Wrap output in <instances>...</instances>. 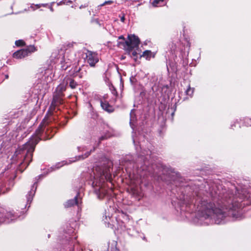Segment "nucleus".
I'll list each match as a JSON object with an SVG mask.
<instances>
[{"mask_svg": "<svg viewBox=\"0 0 251 251\" xmlns=\"http://www.w3.org/2000/svg\"><path fill=\"white\" fill-rule=\"evenodd\" d=\"M176 191L182 218L190 219L196 214L206 224H224L230 218L241 220L245 216L241 204L234 200L233 192L213 181L201 184L191 183L180 185Z\"/></svg>", "mask_w": 251, "mask_h": 251, "instance_id": "f257e3e1", "label": "nucleus"}, {"mask_svg": "<svg viewBox=\"0 0 251 251\" xmlns=\"http://www.w3.org/2000/svg\"><path fill=\"white\" fill-rule=\"evenodd\" d=\"M154 156L152 151L149 149L143 150L138 156L136 162L129 161L125 162L124 165L126 171L129 174V176L132 179H135L133 184L128 189L129 194L139 200L142 196L139 177H147L148 176H154L158 172L155 169L156 165L154 164Z\"/></svg>", "mask_w": 251, "mask_h": 251, "instance_id": "f03ea898", "label": "nucleus"}, {"mask_svg": "<svg viewBox=\"0 0 251 251\" xmlns=\"http://www.w3.org/2000/svg\"><path fill=\"white\" fill-rule=\"evenodd\" d=\"M84 179L91 184L94 192L99 199H102L110 194L112 190H107L105 187V181L111 182L112 176L109 167L97 166L94 167L91 173H86L83 175Z\"/></svg>", "mask_w": 251, "mask_h": 251, "instance_id": "7ed1b4c3", "label": "nucleus"}, {"mask_svg": "<svg viewBox=\"0 0 251 251\" xmlns=\"http://www.w3.org/2000/svg\"><path fill=\"white\" fill-rule=\"evenodd\" d=\"M49 127L45 126L43 123H41L34 134L30 137L29 141L21 147H19L15 151L14 156L19 161L20 165L27 167L32 161L33 152L38 143L42 139V134L44 132L49 135Z\"/></svg>", "mask_w": 251, "mask_h": 251, "instance_id": "20e7f679", "label": "nucleus"}, {"mask_svg": "<svg viewBox=\"0 0 251 251\" xmlns=\"http://www.w3.org/2000/svg\"><path fill=\"white\" fill-rule=\"evenodd\" d=\"M96 148V147L93 146V148L91 149H90L89 151H86L84 154L75 156V157L70 158L68 160H63L61 162L57 163L55 165H53L48 170V173L54 171L57 169H58L65 165L70 164L72 163L75 162L76 161L84 160L87 158L90 155L92 152L95 151Z\"/></svg>", "mask_w": 251, "mask_h": 251, "instance_id": "39448f33", "label": "nucleus"}, {"mask_svg": "<svg viewBox=\"0 0 251 251\" xmlns=\"http://www.w3.org/2000/svg\"><path fill=\"white\" fill-rule=\"evenodd\" d=\"M66 90V86L63 80V81L56 88L50 106V110L55 109L56 106H57L62 103L64 92H65Z\"/></svg>", "mask_w": 251, "mask_h": 251, "instance_id": "423d86ee", "label": "nucleus"}, {"mask_svg": "<svg viewBox=\"0 0 251 251\" xmlns=\"http://www.w3.org/2000/svg\"><path fill=\"white\" fill-rule=\"evenodd\" d=\"M46 78V76H43L41 79L38 80L37 84L34 85V89L37 91V93L43 95L45 94L49 88L48 81L49 80V82H50L51 80V77L49 78L48 76L47 77V80H45Z\"/></svg>", "mask_w": 251, "mask_h": 251, "instance_id": "0eeeda50", "label": "nucleus"}, {"mask_svg": "<svg viewBox=\"0 0 251 251\" xmlns=\"http://www.w3.org/2000/svg\"><path fill=\"white\" fill-rule=\"evenodd\" d=\"M36 50V48L32 45L29 46L25 49L15 51L13 54V57L16 59H22L31 54Z\"/></svg>", "mask_w": 251, "mask_h": 251, "instance_id": "6e6552de", "label": "nucleus"}, {"mask_svg": "<svg viewBox=\"0 0 251 251\" xmlns=\"http://www.w3.org/2000/svg\"><path fill=\"white\" fill-rule=\"evenodd\" d=\"M179 45H180V43L178 41H177L176 42L173 41L169 44V50L168 52H167L168 60L169 61L175 60V59L177 56V53L179 48L178 46ZM166 60L167 66H168V59H167Z\"/></svg>", "mask_w": 251, "mask_h": 251, "instance_id": "1a4fd4ad", "label": "nucleus"}, {"mask_svg": "<svg viewBox=\"0 0 251 251\" xmlns=\"http://www.w3.org/2000/svg\"><path fill=\"white\" fill-rule=\"evenodd\" d=\"M116 221L119 225L117 226V228H120L122 230H127V233L129 235L132 236H139L141 238H142L144 240L146 241V237L143 233H140L134 227H132V228H126V226L124 223L122 222V224L120 225L118 219L116 220Z\"/></svg>", "mask_w": 251, "mask_h": 251, "instance_id": "9d476101", "label": "nucleus"}, {"mask_svg": "<svg viewBox=\"0 0 251 251\" xmlns=\"http://www.w3.org/2000/svg\"><path fill=\"white\" fill-rule=\"evenodd\" d=\"M99 61L98 55L97 53L87 50L86 53V62L91 67H95Z\"/></svg>", "mask_w": 251, "mask_h": 251, "instance_id": "9b49d317", "label": "nucleus"}, {"mask_svg": "<svg viewBox=\"0 0 251 251\" xmlns=\"http://www.w3.org/2000/svg\"><path fill=\"white\" fill-rule=\"evenodd\" d=\"M37 181H36L31 186L30 190L28 192L26 195V204L25 205V208L30 207V204L32 201L33 198L35 195L37 188Z\"/></svg>", "mask_w": 251, "mask_h": 251, "instance_id": "f8f14e48", "label": "nucleus"}, {"mask_svg": "<svg viewBox=\"0 0 251 251\" xmlns=\"http://www.w3.org/2000/svg\"><path fill=\"white\" fill-rule=\"evenodd\" d=\"M127 46L130 48H134L138 47L140 43L139 38L134 35H128V40L125 41Z\"/></svg>", "mask_w": 251, "mask_h": 251, "instance_id": "ddd939ff", "label": "nucleus"}, {"mask_svg": "<svg viewBox=\"0 0 251 251\" xmlns=\"http://www.w3.org/2000/svg\"><path fill=\"white\" fill-rule=\"evenodd\" d=\"M81 202V199L79 197V193H77L74 199L68 200L64 204L66 208L71 207L75 205L78 206L79 203Z\"/></svg>", "mask_w": 251, "mask_h": 251, "instance_id": "4468645a", "label": "nucleus"}, {"mask_svg": "<svg viewBox=\"0 0 251 251\" xmlns=\"http://www.w3.org/2000/svg\"><path fill=\"white\" fill-rule=\"evenodd\" d=\"M73 62V58H69V56L65 54L60 60L61 68L66 70L69 67Z\"/></svg>", "mask_w": 251, "mask_h": 251, "instance_id": "2eb2a0df", "label": "nucleus"}, {"mask_svg": "<svg viewBox=\"0 0 251 251\" xmlns=\"http://www.w3.org/2000/svg\"><path fill=\"white\" fill-rule=\"evenodd\" d=\"M73 62V58H69V56L65 54L60 60L61 68L66 70L69 67Z\"/></svg>", "mask_w": 251, "mask_h": 251, "instance_id": "dca6fc26", "label": "nucleus"}, {"mask_svg": "<svg viewBox=\"0 0 251 251\" xmlns=\"http://www.w3.org/2000/svg\"><path fill=\"white\" fill-rule=\"evenodd\" d=\"M112 215L109 213H107L105 211V214L102 217V221L105 224L106 226L111 228H113L115 226V225L111 223L112 222Z\"/></svg>", "mask_w": 251, "mask_h": 251, "instance_id": "f3484780", "label": "nucleus"}, {"mask_svg": "<svg viewBox=\"0 0 251 251\" xmlns=\"http://www.w3.org/2000/svg\"><path fill=\"white\" fill-rule=\"evenodd\" d=\"M63 81L67 86H69L72 89H75L78 85V83L70 77H65Z\"/></svg>", "mask_w": 251, "mask_h": 251, "instance_id": "a211bd4d", "label": "nucleus"}, {"mask_svg": "<svg viewBox=\"0 0 251 251\" xmlns=\"http://www.w3.org/2000/svg\"><path fill=\"white\" fill-rule=\"evenodd\" d=\"M100 105L104 110L108 112V113H111L114 111V109L113 106L110 105L106 101H101Z\"/></svg>", "mask_w": 251, "mask_h": 251, "instance_id": "6ab92c4d", "label": "nucleus"}, {"mask_svg": "<svg viewBox=\"0 0 251 251\" xmlns=\"http://www.w3.org/2000/svg\"><path fill=\"white\" fill-rule=\"evenodd\" d=\"M117 242L112 240L109 243L108 251H119L117 248Z\"/></svg>", "mask_w": 251, "mask_h": 251, "instance_id": "aec40b11", "label": "nucleus"}, {"mask_svg": "<svg viewBox=\"0 0 251 251\" xmlns=\"http://www.w3.org/2000/svg\"><path fill=\"white\" fill-rule=\"evenodd\" d=\"M142 56L146 58L147 60H150L151 57H154V55L151 50H146L143 53Z\"/></svg>", "mask_w": 251, "mask_h": 251, "instance_id": "412c9836", "label": "nucleus"}, {"mask_svg": "<svg viewBox=\"0 0 251 251\" xmlns=\"http://www.w3.org/2000/svg\"><path fill=\"white\" fill-rule=\"evenodd\" d=\"M6 187V186L4 183L1 180H0V194L5 193L9 190L8 188H6L5 189H4V187Z\"/></svg>", "mask_w": 251, "mask_h": 251, "instance_id": "4be33fe9", "label": "nucleus"}, {"mask_svg": "<svg viewBox=\"0 0 251 251\" xmlns=\"http://www.w3.org/2000/svg\"><path fill=\"white\" fill-rule=\"evenodd\" d=\"M135 119V110L132 109L130 113V125L131 127L133 129L132 122Z\"/></svg>", "mask_w": 251, "mask_h": 251, "instance_id": "5701e85b", "label": "nucleus"}, {"mask_svg": "<svg viewBox=\"0 0 251 251\" xmlns=\"http://www.w3.org/2000/svg\"><path fill=\"white\" fill-rule=\"evenodd\" d=\"M48 5V4L47 3H41V4H32L31 5L30 8L31 9H32L33 11L37 9L38 8H40L41 7H46Z\"/></svg>", "mask_w": 251, "mask_h": 251, "instance_id": "b1692460", "label": "nucleus"}, {"mask_svg": "<svg viewBox=\"0 0 251 251\" xmlns=\"http://www.w3.org/2000/svg\"><path fill=\"white\" fill-rule=\"evenodd\" d=\"M194 91V89L191 88L190 85H189L187 89L185 90V93L186 95L192 98L193 95Z\"/></svg>", "mask_w": 251, "mask_h": 251, "instance_id": "393cba45", "label": "nucleus"}, {"mask_svg": "<svg viewBox=\"0 0 251 251\" xmlns=\"http://www.w3.org/2000/svg\"><path fill=\"white\" fill-rule=\"evenodd\" d=\"M244 124L247 126H251V118L248 117L244 119Z\"/></svg>", "mask_w": 251, "mask_h": 251, "instance_id": "a878e982", "label": "nucleus"}, {"mask_svg": "<svg viewBox=\"0 0 251 251\" xmlns=\"http://www.w3.org/2000/svg\"><path fill=\"white\" fill-rule=\"evenodd\" d=\"M164 0H154L152 2V5L154 6H158L161 5L163 2Z\"/></svg>", "mask_w": 251, "mask_h": 251, "instance_id": "bb28decb", "label": "nucleus"}, {"mask_svg": "<svg viewBox=\"0 0 251 251\" xmlns=\"http://www.w3.org/2000/svg\"><path fill=\"white\" fill-rule=\"evenodd\" d=\"M88 150V147L86 146H82L77 147V150L79 152L86 151Z\"/></svg>", "mask_w": 251, "mask_h": 251, "instance_id": "cd10ccee", "label": "nucleus"}, {"mask_svg": "<svg viewBox=\"0 0 251 251\" xmlns=\"http://www.w3.org/2000/svg\"><path fill=\"white\" fill-rule=\"evenodd\" d=\"M15 45L18 46H22L25 45V42L23 40H18L15 41Z\"/></svg>", "mask_w": 251, "mask_h": 251, "instance_id": "c85d7f7f", "label": "nucleus"}, {"mask_svg": "<svg viewBox=\"0 0 251 251\" xmlns=\"http://www.w3.org/2000/svg\"><path fill=\"white\" fill-rule=\"evenodd\" d=\"M239 124V127H240V125L239 124V121L238 119H236L234 122L233 124H231L230 125V128L232 129H234V127L235 126V124Z\"/></svg>", "mask_w": 251, "mask_h": 251, "instance_id": "c756f323", "label": "nucleus"}, {"mask_svg": "<svg viewBox=\"0 0 251 251\" xmlns=\"http://www.w3.org/2000/svg\"><path fill=\"white\" fill-rule=\"evenodd\" d=\"M186 41L187 42V45H186V47L184 48V50H185L186 49H187V52H188V51L190 49V43L187 40H186Z\"/></svg>", "mask_w": 251, "mask_h": 251, "instance_id": "7c9ffc66", "label": "nucleus"}, {"mask_svg": "<svg viewBox=\"0 0 251 251\" xmlns=\"http://www.w3.org/2000/svg\"><path fill=\"white\" fill-rule=\"evenodd\" d=\"M109 136L104 135V136H101L99 138V142H100L101 141L107 139Z\"/></svg>", "mask_w": 251, "mask_h": 251, "instance_id": "2f4dec72", "label": "nucleus"}, {"mask_svg": "<svg viewBox=\"0 0 251 251\" xmlns=\"http://www.w3.org/2000/svg\"><path fill=\"white\" fill-rule=\"evenodd\" d=\"M64 4L69 5L70 3H72V1H71L70 0H64Z\"/></svg>", "mask_w": 251, "mask_h": 251, "instance_id": "473e14b6", "label": "nucleus"}, {"mask_svg": "<svg viewBox=\"0 0 251 251\" xmlns=\"http://www.w3.org/2000/svg\"><path fill=\"white\" fill-rule=\"evenodd\" d=\"M121 21L124 23L125 21V15L123 14L122 16H120Z\"/></svg>", "mask_w": 251, "mask_h": 251, "instance_id": "72a5a7b5", "label": "nucleus"}, {"mask_svg": "<svg viewBox=\"0 0 251 251\" xmlns=\"http://www.w3.org/2000/svg\"><path fill=\"white\" fill-rule=\"evenodd\" d=\"M88 6V5L86 4H85L84 5H81L80 6H79V8L80 9H82V8H86V7Z\"/></svg>", "mask_w": 251, "mask_h": 251, "instance_id": "f704fd0d", "label": "nucleus"}, {"mask_svg": "<svg viewBox=\"0 0 251 251\" xmlns=\"http://www.w3.org/2000/svg\"><path fill=\"white\" fill-rule=\"evenodd\" d=\"M64 0H62L60 1L59 2H58L57 3V5H63V4H64Z\"/></svg>", "mask_w": 251, "mask_h": 251, "instance_id": "c9c22d12", "label": "nucleus"}, {"mask_svg": "<svg viewBox=\"0 0 251 251\" xmlns=\"http://www.w3.org/2000/svg\"><path fill=\"white\" fill-rule=\"evenodd\" d=\"M122 216H123V217H124L125 218V219H128V216H127L126 215L124 214H123H123H122Z\"/></svg>", "mask_w": 251, "mask_h": 251, "instance_id": "e433bc0d", "label": "nucleus"}, {"mask_svg": "<svg viewBox=\"0 0 251 251\" xmlns=\"http://www.w3.org/2000/svg\"><path fill=\"white\" fill-rule=\"evenodd\" d=\"M112 2V1L111 0L106 1H105V2L103 4H102V5H104L105 3H111Z\"/></svg>", "mask_w": 251, "mask_h": 251, "instance_id": "4c0bfd02", "label": "nucleus"}, {"mask_svg": "<svg viewBox=\"0 0 251 251\" xmlns=\"http://www.w3.org/2000/svg\"><path fill=\"white\" fill-rule=\"evenodd\" d=\"M74 232V230L71 229L70 231H69L68 232H67V234H68L69 235H70V234L71 233H73Z\"/></svg>", "mask_w": 251, "mask_h": 251, "instance_id": "58836bf2", "label": "nucleus"}, {"mask_svg": "<svg viewBox=\"0 0 251 251\" xmlns=\"http://www.w3.org/2000/svg\"><path fill=\"white\" fill-rule=\"evenodd\" d=\"M119 39H122L123 40H125V38L124 37V36L123 35H121L118 38Z\"/></svg>", "mask_w": 251, "mask_h": 251, "instance_id": "ea45409f", "label": "nucleus"}, {"mask_svg": "<svg viewBox=\"0 0 251 251\" xmlns=\"http://www.w3.org/2000/svg\"><path fill=\"white\" fill-rule=\"evenodd\" d=\"M55 131H54V132L53 133V134L50 136V137H48V139H50V138H51V137L54 135V134H55Z\"/></svg>", "mask_w": 251, "mask_h": 251, "instance_id": "a19ab883", "label": "nucleus"}, {"mask_svg": "<svg viewBox=\"0 0 251 251\" xmlns=\"http://www.w3.org/2000/svg\"><path fill=\"white\" fill-rule=\"evenodd\" d=\"M4 77H5V79H7L9 77L8 75H7V74L5 75Z\"/></svg>", "mask_w": 251, "mask_h": 251, "instance_id": "79ce46f5", "label": "nucleus"}, {"mask_svg": "<svg viewBox=\"0 0 251 251\" xmlns=\"http://www.w3.org/2000/svg\"><path fill=\"white\" fill-rule=\"evenodd\" d=\"M50 9L51 11H52V12L53 11V9L51 6L50 7Z\"/></svg>", "mask_w": 251, "mask_h": 251, "instance_id": "37998d69", "label": "nucleus"}, {"mask_svg": "<svg viewBox=\"0 0 251 251\" xmlns=\"http://www.w3.org/2000/svg\"><path fill=\"white\" fill-rule=\"evenodd\" d=\"M73 46V43L72 44H68V46L69 47H72Z\"/></svg>", "mask_w": 251, "mask_h": 251, "instance_id": "c03bdc74", "label": "nucleus"}, {"mask_svg": "<svg viewBox=\"0 0 251 251\" xmlns=\"http://www.w3.org/2000/svg\"><path fill=\"white\" fill-rule=\"evenodd\" d=\"M129 158H130V156L126 157V159H127V160H129Z\"/></svg>", "mask_w": 251, "mask_h": 251, "instance_id": "a18cd8bd", "label": "nucleus"}, {"mask_svg": "<svg viewBox=\"0 0 251 251\" xmlns=\"http://www.w3.org/2000/svg\"><path fill=\"white\" fill-rule=\"evenodd\" d=\"M174 183H175V184H176V183H177V180H174ZM176 186H177V185H176Z\"/></svg>", "mask_w": 251, "mask_h": 251, "instance_id": "49530a36", "label": "nucleus"}, {"mask_svg": "<svg viewBox=\"0 0 251 251\" xmlns=\"http://www.w3.org/2000/svg\"><path fill=\"white\" fill-rule=\"evenodd\" d=\"M80 70V68H79L76 71V72H79Z\"/></svg>", "mask_w": 251, "mask_h": 251, "instance_id": "de8ad7c7", "label": "nucleus"}, {"mask_svg": "<svg viewBox=\"0 0 251 251\" xmlns=\"http://www.w3.org/2000/svg\"><path fill=\"white\" fill-rule=\"evenodd\" d=\"M133 142L134 144H135V139H134V138L133 137Z\"/></svg>", "mask_w": 251, "mask_h": 251, "instance_id": "09e8293b", "label": "nucleus"}, {"mask_svg": "<svg viewBox=\"0 0 251 251\" xmlns=\"http://www.w3.org/2000/svg\"><path fill=\"white\" fill-rule=\"evenodd\" d=\"M71 7H73V8H75V5H72Z\"/></svg>", "mask_w": 251, "mask_h": 251, "instance_id": "8fccbe9b", "label": "nucleus"}, {"mask_svg": "<svg viewBox=\"0 0 251 251\" xmlns=\"http://www.w3.org/2000/svg\"><path fill=\"white\" fill-rule=\"evenodd\" d=\"M42 176V175H40V176H39L38 177H39V178H40Z\"/></svg>", "mask_w": 251, "mask_h": 251, "instance_id": "3c124183", "label": "nucleus"}, {"mask_svg": "<svg viewBox=\"0 0 251 251\" xmlns=\"http://www.w3.org/2000/svg\"><path fill=\"white\" fill-rule=\"evenodd\" d=\"M77 246H77V245H75V248H77ZM77 250H78V249H77Z\"/></svg>", "mask_w": 251, "mask_h": 251, "instance_id": "603ef678", "label": "nucleus"}, {"mask_svg": "<svg viewBox=\"0 0 251 251\" xmlns=\"http://www.w3.org/2000/svg\"><path fill=\"white\" fill-rule=\"evenodd\" d=\"M135 54H136V52H133L132 53V54H133V55H135Z\"/></svg>", "mask_w": 251, "mask_h": 251, "instance_id": "864d4df0", "label": "nucleus"}, {"mask_svg": "<svg viewBox=\"0 0 251 251\" xmlns=\"http://www.w3.org/2000/svg\"><path fill=\"white\" fill-rule=\"evenodd\" d=\"M50 234H49V235H48V237L49 238V237H50Z\"/></svg>", "mask_w": 251, "mask_h": 251, "instance_id": "5fc2aeb1", "label": "nucleus"}]
</instances>
